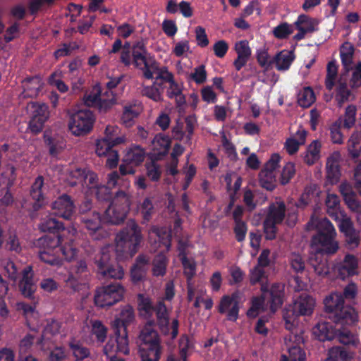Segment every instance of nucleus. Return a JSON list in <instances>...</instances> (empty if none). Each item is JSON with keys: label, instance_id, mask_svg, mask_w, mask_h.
I'll return each mask as SVG.
<instances>
[{"label": "nucleus", "instance_id": "1", "mask_svg": "<svg viewBox=\"0 0 361 361\" xmlns=\"http://www.w3.org/2000/svg\"><path fill=\"white\" fill-rule=\"evenodd\" d=\"M315 227L317 233L312 236L311 240V248L312 252L317 253H326V255L335 254L339 247L336 240V230L326 218L320 219L312 218L307 224V228L310 230Z\"/></svg>", "mask_w": 361, "mask_h": 361}, {"label": "nucleus", "instance_id": "2", "mask_svg": "<svg viewBox=\"0 0 361 361\" xmlns=\"http://www.w3.org/2000/svg\"><path fill=\"white\" fill-rule=\"evenodd\" d=\"M154 324L153 320H149L140 328L137 342L142 361H159L160 358L162 348Z\"/></svg>", "mask_w": 361, "mask_h": 361}, {"label": "nucleus", "instance_id": "3", "mask_svg": "<svg viewBox=\"0 0 361 361\" xmlns=\"http://www.w3.org/2000/svg\"><path fill=\"white\" fill-rule=\"evenodd\" d=\"M141 239L140 228L134 220H128L126 226L116 235L115 238V250L117 255L132 257L137 252Z\"/></svg>", "mask_w": 361, "mask_h": 361}, {"label": "nucleus", "instance_id": "4", "mask_svg": "<svg viewBox=\"0 0 361 361\" xmlns=\"http://www.w3.org/2000/svg\"><path fill=\"white\" fill-rule=\"evenodd\" d=\"M326 310L331 314L329 317L337 324H353L357 317L355 310L344 305V298L341 293H334L324 300Z\"/></svg>", "mask_w": 361, "mask_h": 361}, {"label": "nucleus", "instance_id": "5", "mask_svg": "<svg viewBox=\"0 0 361 361\" xmlns=\"http://www.w3.org/2000/svg\"><path fill=\"white\" fill-rule=\"evenodd\" d=\"M139 307L149 316L154 312L158 326L162 334L165 335L170 334L169 312L163 301H159L153 305L149 298L140 295Z\"/></svg>", "mask_w": 361, "mask_h": 361}, {"label": "nucleus", "instance_id": "6", "mask_svg": "<svg viewBox=\"0 0 361 361\" xmlns=\"http://www.w3.org/2000/svg\"><path fill=\"white\" fill-rule=\"evenodd\" d=\"M123 293L124 289L118 283L100 287L95 292L94 303L100 307H110L121 300Z\"/></svg>", "mask_w": 361, "mask_h": 361}, {"label": "nucleus", "instance_id": "7", "mask_svg": "<svg viewBox=\"0 0 361 361\" xmlns=\"http://www.w3.org/2000/svg\"><path fill=\"white\" fill-rule=\"evenodd\" d=\"M286 212V205L283 202H276L269 207V212L264 221V230L267 239L275 238L276 225L281 224Z\"/></svg>", "mask_w": 361, "mask_h": 361}, {"label": "nucleus", "instance_id": "8", "mask_svg": "<svg viewBox=\"0 0 361 361\" xmlns=\"http://www.w3.org/2000/svg\"><path fill=\"white\" fill-rule=\"evenodd\" d=\"M94 117L88 109H81L72 114L69 121V128L78 136L88 133L92 128Z\"/></svg>", "mask_w": 361, "mask_h": 361}, {"label": "nucleus", "instance_id": "9", "mask_svg": "<svg viewBox=\"0 0 361 361\" xmlns=\"http://www.w3.org/2000/svg\"><path fill=\"white\" fill-rule=\"evenodd\" d=\"M280 159L281 157L278 154H274L259 172V180L262 188L268 190H272L275 188L276 184V169Z\"/></svg>", "mask_w": 361, "mask_h": 361}, {"label": "nucleus", "instance_id": "10", "mask_svg": "<svg viewBox=\"0 0 361 361\" xmlns=\"http://www.w3.org/2000/svg\"><path fill=\"white\" fill-rule=\"evenodd\" d=\"M109 98V92L101 94L99 87H94L93 90L84 96V102L87 106L97 107L100 111L106 112L116 103V98L112 92Z\"/></svg>", "mask_w": 361, "mask_h": 361}, {"label": "nucleus", "instance_id": "11", "mask_svg": "<svg viewBox=\"0 0 361 361\" xmlns=\"http://www.w3.org/2000/svg\"><path fill=\"white\" fill-rule=\"evenodd\" d=\"M116 338H110L104 347V353L109 360L111 357L123 353L128 355L129 353L128 339L125 334H121L120 330L115 331Z\"/></svg>", "mask_w": 361, "mask_h": 361}, {"label": "nucleus", "instance_id": "12", "mask_svg": "<svg viewBox=\"0 0 361 361\" xmlns=\"http://www.w3.org/2000/svg\"><path fill=\"white\" fill-rule=\"evenodd\" d=\"M143 76L147 79H153L155 80L154 84L158 85L161 87L164 82L171 81L173 74L168 71L166 67L159 68L158 63L154 60L150 64L142 71Z\"/></svg>", "mask_w": 361, "mask_h": 361}, {"label": "nucleus", "instance_id": "13", "mask_svg": "<svg viewBox=\"0 0 361 361\" xmlns=\"http://www.w3.org/2000/svg\"><path fill=\"white\" fill-rule=\"evenodd\" d=\"M51 209L56 215L69 220L75 213V206L71 197L63 194L52 202Z\"/></svg>", "mask_w": 361, "mask_h": 361}, {"label": "nucleus", "instance_id": "14", "mask_svg": "<svg viewBox=\"0 0 361 361\" xmlns=\"http://www.w3.org/2000/svg\"><path fill=\"white\" fill-rule=\"evenodd\" d=\"M117 130V127L107 126L105 129V135L104 138L98 140L96 145V153L98 156L105 154L114 146L120 144L122 142V138L116 137H114Z\"/></svg>", "mask_w": 361, "mask_h": 361}, {"label": "nucleus", "instance_id": "15", "mask_svg": "<svg viewBox=\"0 0 361 361\" xmlns=\"http://www.w3.org/2000/svg\"><path fill=\"white\" fill-rule=\"evenodd\" d=\"M357 258L350 254L346 255L343 261L338 263L334 267L335 272L342 279L357 274Z\"/></svg>", "mask_w": 361, "mask_h": 361}, {"label": "nucleus", "instance_id": "16", "mask_svg": "<svg viewBox=\"0 0 361 361\" xmlns=\"http://www.w3.org/2000/svg\"><path fill=\"white\" fill-rule=\"evenodd\" d=\"M132 56L133 63L142 71L154 60L148 54L142 41H139L133 45Z\"/></svg>", "mask_w": 361, "mask_h": 361}, {"label": "nucleus", "instance_id": "17", "mask_svg": "<svg viewBox=\"0 0 361 361\" xmlns=\"http://www.w3.org/2000/svg\"><path fill=\"white\" fill-rule=\"evenodd\" d=\"M239 293H233L231 296H224L221 300L219 311L225 313L228 311L227 318L231 321H235L238 316Z\"/></svg>", "mask_w": 361, "mask_h": 361}, {"label": "nucleus", "instance_id": "18", "mask_svg": "<svg viewBox=\"0 0 361 361\" xmlns=\"http://www.w3.org/2000/svg\"><path fill=\"white\" fill-rule=\"evenodd\" d=\"M135 320V312L130 305L124 306L120 311L119 314L113 322V326L115 331L120 330L121 334L127 335V326L133 324Z\"/></svg>", "mask_w": 361, "mask_h": 361}, {"label": "nucleus", "instance_id": "19", "mask_svg": "<svg viewBox=\"0 0 361 361\" xmlns=\"http://www.w3.org/2000/svg\"><path fill=\"white\" fill-rule=\"evenodd\" d=\"M22 275V279L19 283V289L25 297L31 298L37 288L33 281L34 273L32 267H26L23 270Z\"/></svg>", "mask_w": 361, "mask_h": 361}, {"label": "nucleus", "instance_id": "20", "mask_svg": "<svg viewBox=\"0 0 361 361\" xmlns=\"http://www.w3.org/2000/svg\"><path fill=\"white\" fill-rule=\"evenodd\" d=\"M339 325L335 323L333 326L328 322H319L313 329V333L320 341H331L336 338V328Z\"/></svg>", "mask_w": 361, "mask_h": 361}, {"label": "nucleus", "instance_id": "21", "mask_svg": "<svg viewBox=\"0 0 361 361\" xmlns=\"http://www.w3.org/2000/svg\"><path fill=\"white\" fill-rule=\"evenodd\" d=\"M293 305L298 314L310 315L314 308L315 300L312 296L302 293L295 300Z\"/></svg>", "mask_w": 361, "mask_h": 361}, {"label": "nucleus", "instance_id": "22", "mask_svg": "<svg viewBox=\"0 0 361 361\" xmlns=\"http://www.w3.org/2000/svg\"><path fill=\"white\" fill-rule=\"evenodd\" d=\"M43 185L44 179L42 176H38L32 185L30 196L34 200L32 204V209L34 211H38L44 204V199L42 192Z\"/></svg>", "mask_w": 361, "mask_h": 361}, {"label": "nucleus", "instance_id": "23", "mask_svg": "<svg viewBox=\"0 0 361 361\" xmlns=\"http://www.w3.org/2000/svg\"><path fill=\"white\" fill-rule=\"evenodd\" d=\"M267 290H265L266 298H269L270 308L272 312H274L282 304V291L283 287L280 284H274L269 289L267 285H264Z\"/></svg>", "mask_w": 361, "mask_h": 361}, {"label": "nucleus", "instance_id": "24", "mask_svg": "<svg viewBox=\"0 0 361 361\" xmlns=\"http://www.w3.org/2000/svg\"><path fill=\"white\" fill-rule=\"evenodd\" d=\"M314 252V254L309 259L310 264L318 276L322 277L327 276L329 273V267L327 259L322 256L324 253Z\"/></svg>", "mask_w": 361, "mask_h": 361}, {"label": "nucleus", "instance_id": "25", "mask_svg": "<svg viewBox=\"0 0 361 361\" xmlns=\"http://www.w3.org/2000/svg\"><path fill=\"white\" fill-rule=\"evenodd\" d=\"M42 85L43 82L38 76L26 78L23 82V92L22 94L24 97H37Z\"/></svg>", "mask_w": 361, "mask_h": 361}, {"label": "nucleus", "instance_id": "26", "mask_svg": "<svg viewBox=\"0 0 361 361\" xmlns=\"http://www.w3.org/2000/svg\"><path fill=\"white\" fill-rule=\"evenodd\" d=\"M338 158L339 154H335L329 157L326 161V178L331 184L337 183L341 176Z\"/></svg>", "mask_w": 361, "mask_h": 361}, {"label": "nucleus", "instance_id": "27", "mask_svg": "<svg viewBox=\"0 0 361 361\" xmlns=\"http://www.w3.org/2000/svg\"><path fill=\"white\" fill-rule=\"evenodd\" d=\"M149 259L145 255H139L135 260V263L131 269V277L134 282L142 281L146 274L147 265Z\"/></svg>", "mask_w": 361, "mask_h": 361}, {"label": "nucleus", "instance_id": "28", "mask_svg": "<svg viewBox=\"0 0 361 361\" xmlns=\"http://www.w3.org/2000/svg\"><path fill=\"white\" fill-rule=\"evenodd\" d=\"M349 324L345 323L343 324H340L336 328V338L343 345L355 346L358 343V338L347 327L344 326Z\"/></svg>", "mask_w": 361, "mask_h": 361}, {"label": "nucleus", "instance_id": "29", "mask_svg": "<svg viewBox=\"0 0 361 361\" xmlns=\"http://www.w3.org/2000/svg\"><path fill=\"white\" fill-rule=\"evenodd\" d=\"M80 220L85 227L92 233L101 228V223L103 221L99 213L97 211H92L90 214L80 216Z\"/></svg>", "mask_w": 361, "mask_h": 361}, {"label": "nucleus", "instance_id": "30", "mask_svg": "<svg viewBox=\"0 0 361 361\" xmlns=\"http://www.w3.org/2000/svg\"><path fill=\"white\" fill-rule=\"evenodd\" d=\"M325 204L326 207V213L333 219L336 217L338 218V214L345 212L343 210L341 209L340 200L336 195L328 194L326 197Z\"/></svg>", "mask_w": 361, "mask_h": 361}, {"label": "nucleus", "instance_id": "31", "mask_svg": "<svg viewBox=\"0 0 361 361\" xmlns=\"http://www.w3.org/2000/svg\"><path fill=\"white\" fill-rule=\"evenodd\" d=\"M126 216L123 212H121L119 209L110 204L105 210L102 220L106 223L119 224L124 221Z\"/></svg>", "mask_w": 361, "mask_h": 361}, {"label": "nucleus", "instance_id": "32", "mask_svg": "<svg viewBox=\"0 0 361 361\" xmlns=\"http://www.w3.org/2000/svg\"><path fill=\"white\" fill-rule=\"evenodd\" d=\"M353 55L354 47L348 42L343 44L341 48V57L345 73H348L354 68L353 65Z\"/></svg>", "mask_w": 361, "mask_h": 361}, {"label": "nucleus", "instance_id": "33", "mask_svg": "<svg viewBox=\"0 0 361 361\" xmlns=\"http://www.w3.org/2000/svg\"><path fill=\"white\" fill-rule=\"evenodd\" d=\"M111 247L109 246L104 247L101 249L99 254L95 256L94 262L97 267L99 273H104L105 268L111 265Z\"/></svg>", "mask_w": 361, "mask_h": 361}, {"label": "nucleus", "instance_id": "34", "mask_svg": "<svg viewBox=\"0 0 361 361\" xmlns=\"http://www.w3.org/2000/svg\"><path fill=\"white\" fill-rule=\"evenodd\" d=\"M58 249L54 247V249L47 247L39 252V259L46 264L51 266L60 267L62 264L61 259L56 255Z\"/></svg>", "mask_w": 361, "mask_h": 361}, {"label": "nucleus", "instance_id": "35", "mask_svg": "<svg viewBox=\"0 0 361 361\" xmlns=\"http://www.w3.org/2000/svg\"><path fill=\"white\" fill-rule=\"evenodd\" d=\"M145 158V152L140 147L129 149L125 154L123 161L126 164L136 166L142 163Z\"/></svg>", "mask_w": 361, "mask_h": 361}, {"label": "nucleus", "instance_id": "36", "mask_svg": "<svg viewBox=\"0 0 361 361\" xmlns=\"http://www.w3.org/2000/svg\"><path fill=\"white\" fill-rule=\"evenodd\" d=\"M294 59L295 55L292 51H282L274 57L273 61L275 62L278 70L285 71L289 68Z\"/></svg>", "mask_w": 361, "mask_h": 361}, {"label": "nucleus", "instance_id": "37", "mask_svg": "<svg viewBox=\"0 0 361 361\" xmlns=\"http://www.w3.org/2000/svg\"><path fill=\"white\" fill-rule=\"evenodd\" d=\"M288 351V355H283L281 361H304L305 359V353L302 352L300 346L293 345L291 343L286 344Z\"/></svg>", "mask_w": 361, "mask_h": 361}, {"label": "nucleus", "instance_id": "38", "mask_svg": "<svg viewBox=\"0 0 361 361\" xmlns=\"http://www.w3.org/2000/svg\"><path fill=\"white\" fill-rule=\"evenodd\" d=\"M130 204V200L127 194L123 191H118L116 192L110 204L114 207H117L126 215L129 209Z\"/></svg>", "mask_w": 361, "mask_h": 361}, {"label": "nucleus", "instance_id": "39", "mask_svg": "<svg viewBox=\"0 0 361 361\" xmlns=\"http://www.w3.org/2000/svg\"><path fill=\"white\" fill-rule=\"evenodd\" d=\"M68 345L76 360H82L90 355L89 350L79 341L72 339L69 341Z\"/></svg>", "mask_w": 361, "mask_h": 361}, {"label": "nucleus", "instance_id": "40", "mask_svg": "<svg viewBox=\"0 0 361 361\" xmlns=\"http://www.w3.org/2000/svg\"><path fill=\"white\" fill-rule=\"evenodd\" d=\"M27 109L32 117L47 120L49 116L48 106L45 104H37L30 102L27 106Z\"/></svg>", "mask_w": 361, "mask_h": 361}, {"label": "nucleus", "instance_id": "41", "mask_svg": "<svg viewBox=\"0 0 361 361\" xmlns=\"http://www.w3.org/2000/svg\"><path fill=\"white\" fill-rule=\"evenodd\" d=\"M321 144L317 141H313L307 149L304 156V161L308 165L314 164L319 158V152Z\"/></svg>", "mask_w": 361, "mask_h": 361}, {"label": "nucleus", "instance_id": "42", "mask_svg": "<svg viewBox=\"0 0 361 361\" xmlns=\"http://www.w3.org/2000/svg\"><path fill=\"white\" fill-rule=\"evenodd\" d=\"M167 259L164 254L159 253L153 260L152 273L155 276H163L166 271Z\"/></svg>", "mask_w": 361, "mask_h": 361}, {"label": "nucleus", "instance_id": "43", "mask_svg": "<svg viewBox=\"0 0 361 361\" xmlns=\"http://www.w3.org/2000/svg\"><path fill=\"white\" fill-rule=\"evenodd\" d=\"M295 25L299 31H302L305 34L312 32L315 30V26L317 25L316 20L308 18L306 16H300L295 22Z\"/></svg>", "mask_w": 361, "mask_h": 361}, {"label": "nucleus", "instance_id": "44", "mask_svg": "<svg viewBox=\"0 0 361 361\" xmlns=\"http://www.w3.org/2000/svg\"><path fill=\"white\" fill-rule=\"evenodd\" d=\"M334 220L338 223L339 231L344 235L355 230L350 216L345 212L338 214Z\"/></svg>", "mask_w": 361, "mask_h": 361}, {"label": "nucleus", "instance_id": "45", "mask_svg": "<svg viewBox=\"0 0 361 361\" xmlns=\"http://www.w3.org/2000/svg\"><path fill=\"white\" fill-rule=\"evenodd\" d=\"M39 227L42 231L49 233H54L63 229V224L52 217L42 219Z\"/></svg>", "mask_w": 361, "mask_h": 361}, {"label": "nucleus", "instance_id": "46", "mask_svg": "<svg viewBox=\"0 0 361 361\" xmlns=\"http://www.w3.org/2000/svg\"><path fill=\"white\" fill-rule=\"evenodd\" d=\"M328 357L332 361H348L352 357V355L345 348L336 346L329 350Z\"/></svg>", "mask_w": 361, "mask_h": 361}, {"label": "nucleus", "instance_id": "47", "mask_svg": "<svg viewBox=\"0 0 361 361\" xmlns=\"http://www.w3.org/2000/svg\"><path fill=\"white\" fill-rule=\"evenodd\" d=\"M44 142L49 147V154L51 156H56L64 147L63 141L61 138H54L44 135Z\"/></svg>", "mask_w": 361, "mask_h": 361}, {"label": "nucleus", "instance_id": "48", "mask_svg": "<svg viewBox=\"0 0 361 361\" xmlns=\"http://www.w3.org/2000/svg\"><path fill=\"white\" fill-rule=\"evenodd\" d=\"M338 75V67L335 61H332L328 63L326 68V76L325 85L329 90H331L335 85Z\"/></svg>", "mask_w": 361, "mask_h": 361}, {"label": "nucleus", "instance_id": "49", "mask_svg": "<svg viewBox=\"0 0 361 361\" xmlns=\"http://www.w3.org/2000/svg\"><path fill=\"white\" fill-rule=\"evenodd\" d=\"M138 112L135 106H125L121 116V122L126 127H131L135 123V118L137 116Z\"/></svg>", "mask_w": 361, "mask_h": 361}, {"label": "nucleus", "instance_id": "50", "mask_svg": "<svg viewBox=\"0 0 361 361\" xmlns=\"http://www.w3.org/2000/svg\"><path fill=\"white\" fill-rule=\"evenodd\" d=\"M267 288L262 285L261 287V290L262 292V296L259 298H255L252 300V305L251 308L247 312V315L250 317H256L259 311L264 308V300L267 299L265 295V290Z\"/></svg>", "mask_w": 361, "mask_h": 361}, {"label": "nucleus", "instance_id": "51", "mask_svg": "<svg viewBox=\"0 0 361 361\" xmlns=\"http://www.w3.org/2000/svg\"><path fill=\"white\" fill-rule=\"evenodd\" d=\"M296 310H295V306L289 305L286 307L283 312V317L285 322L286 328L288 330H292L293 326H295V322L296 317L299 316Z\"/></svg>", "mask_w": 361, "mask_h": 361}, {"label": "nucleus", "instance_id": "52", "mask_svg": "<svg viewBox=\"0 0 361 361\" xmlns=\"http://www.w3.org/2000/svg\"><path fill=\"white\" fill-rule=\"evenodd\" d=\"M315 100L313 90L310 87L304 88L299 94L298 102L300 106L307 108L309 107Z\"/></svg>", "mask_w": 361, "mask_h": 361}, {"label": "nucleus", "instance_id": "53", "mask_svg": "<svg viewBox=\"0 0 361 361\" xmlns=\"http://www.w3.org/2000/svg\"><path fill=\"white\" fill-rule=\"evenodd\" d=\"M162 89L163 87H160L158 85L153 83L151 86L143 87L141 92L142 95L146 96L155 102H159L162 99Z\"/></svg>", "mask_w": 361, "mask_h": 361}, {"label": "nucleus", "instance_id": "54", "mask_svg": "<svg viewBox=\"0 0 361 361\" xmlns=\"http://www.w3.org/2000/svg\"><path fill=\"white\" fill-rule=\"evenodd\" d=\"M92 333L99 342H104L106 338L107 329L99 320H91Z\"/></svg>", "mask_w": 361, "mask_h": 361}, {"label": "nucleus", "instance_id": "55", "mask_svg": "<svg viewBox=\"0 0 361 361\" xmlns=\"http://www.w3.org/2000/svg\"><path fill=\"white\" fill-rule=\"evenodd\" d=\"M338 94L341 97L338 103L341 106L345 102L349 99L350 91L347 88L345 79L341 75L338 82Z\"/></svg>", "mask_w": 361, "mask_h": 361}, {"label": "nucleus", "instance_id": "56", "mask_svg": "<svg viewBox=\"0 0 361 361\" xmlns=\"http://www.w3.org/2000/svg\"><path fill=\"white\" fill-rule=\"evenodd\" d=\"M140 212L145 221H149L154 213V207L150 198H145L140 204Z\"/></svg>", "mask_w": 361, "mask_h": 361}, {"label": "nucleus", "instance_id": "57", "mask_svg": "<svg viewBox=\"0 0 361 361\" xmlns=\"http://www.w3.org/2000/svg\"><path fill=\"white\" fill-rule=\"evenodd\" d=\"M100 274L104 278L121 279L123 278L124 272L121 267L111 264L105 268L104 273H100Z\"/></svg>", "mask_w": 361, "mask_h": 361}, {"label": "nucleus", "instance_id": "58", "mask_svg": "<svg viewBox=\"0 0 361 361\" xmlns=\"http://www.w3.org/2000/svg\"><path fill=\"white\" fill-rule=\"evenodd\" d=\"M343 122V118H339L334 124L330 127V135L331 140L334 143L341 144L343 142V136L340 131V127Z\"/></svg>", "mask_w": 361, "mask_h": 361}, {"label": "nucleus", "instance_id": "59", "mask_svg": "<svg viewBox=\"0 0 361 361\" xmlns=\"http://www.w3.org/2000/svg\"><path fill=\"white\" fill-rule=\"evenodd\" d=\"M33 342V336L30 334L26 335L20 343L18 357H21L22 355H32L29 353V350L31 349Z\"/></svg>", "mask_w": 361, "mask_h": 361}, {"label": "nucleus", "instance_id": "60", "mask_svg": "<svg viewBox=\"0 0 361 361\" xmlns=\"http://www.w3.org/2000/svg\"><path fill=\"white\" fill-rule=\"evenodd\" d=\"M356 108L353 105H350L345 109L343 117V126L346 128H351L355 122Z\"/></svg>", "mask_w": 361, "mask_h": 361}, {"label": "nucleus", "instance_id": "61", "mask_svg": "<svg viewBox=\"0 0 361 361\" xmlns=\"http://www.w3.org/2000/svg\"><path fill=\"white\" fill-rule=\"evenodd\" d=\"M295 169L294 164L292 163H287L283 168L281 173V183L286 185L295 175Z\"/></svg>", "mask_w": 361, "mask_h": 361}, {"label": "nucleus", "instance_id": "62", "mask_svg": "<svg viewBox=\"0 0 361 361\" xmlns=\"http://www.w3.org/2000/svg\"><path fill=\"white\" fill-rule=\"evenodd\" d=\"M190 78L197 84H202L207 78V71L204 65L199 66L194 69V72L190 75Z\"/></svg>", "mask_w": 361, "mask_h": 361}, {"label": "nucleus", "instance_id": "63", "mask_svg": "<svg viewBox=\"0 0 361 361\" xmlns=\"http://www.w3.org/2000/svg\"><path fill=\"white\" fill-rule=\"evenodd\" d=\"M235 50L238 56L250 59L251 56V49L248 45V42L246 40L237 42L235 45Z\"/></svg>", "mask_w": 361, "mask_h": 361}, {"label": "nucleus", "instance_id": "64", "mask_svg": "<svg viewBox=\"0 0 361 361\" xmlns=\"http://www.w3.org/2000/svg\"><path fill=\"white\" fill-rule=\"evenodd\" d=\"M352 71L353 73L350 85L352 87H358L361 86V63L355 66Z\"/></svg>", "mask_w": 361, "mask_h": 361}]
</instances>
